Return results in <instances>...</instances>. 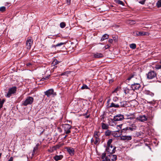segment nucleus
Here are the masks:
<instances>
[{
    "instance_id": "a18cd8bd",
    "label": "nucleus",
    "mask_w": 161,
    "mask_h": 161,
    "mask_svg": "<svg viewBox=\"0 0 161 161\" xmlns=\"http://www.w3.org/2000/svg\"><path fill=\"white\" fill-rule=\"evenodd\" d=\"M118 100V99L116 97H114L113 98V101L114 102H116L117 101V100Z\"/></svg>"
},
{
    "instance_id": "5fc2aeb1",
    "label": "nucleus",
    "mask_w": 161,
    "mask_h": 161,
    "mask_svg": "<svg viewBox=\"0 0 161 161\" xmlns=\"http://www.w3.org/2000/svg\"><path fill=\"white\" fill-rule=\"evenodd\" d=\"M113 39H114V41H115V42H116L117 41V40L116 39V38H115V37H113Z\"/></svg>"
},
{
    "instance_id": "f8f14e48",
    "label": "nucleus",
    "mask_w": 161,
    "mask_h": 161,
    "mask_svg": "<svg viewBox=\"0 0 161 161\" xmlns=\"http://www.w3.org/2000/svg\"><path fill=\"white\" fill-rule=\"evenodd\" d=\"M53 90L52 89H51L45 92V94L48 97H49L51 95L53 94Z\"/></svg>"
},
{
    "instance_id": "cd10ccee",
    "label": "nucleus",
    "mask_w": 161,
    "mask_h": 161,
    "mask_svg": "<svg viewBox=\"0 0 161 161\" xmlns=\"http://www.w3.org/2000/svg\"><path fill=\"white\" fill-rule=\"evenodd\" d=\"M58 63L59 62L56 59H55L53 61L52 64L54 66L58 64Z\"/></svg>"
},
{
    "instance_id": "b1692460",
    "label": "nucleus",
    "mask_w": 161,
    "mask_h": 161,
    "mask_svg": "<svg viewBox=\"0 0 161 161\" xmlns=\"http://www.w3.org/2000/svg\"><path fill=\"white\" fill-rule=\"evenodd\" d=\"M136 76V74L134 73L133 74H131L130 76L128 77L127 79V80L129 81L131 80V79L135 78V76Z\"/></svg>"
},
{
    "instance_id": "13d9d810",
    "label": "nucleus",
    "mask_w": 161,
    "mask_h": 161,
    "mask_svg": "<svg viewBox=\"0 0 161 161\" xmlns=\"http://www.w3.org/2000/svg\"><path fill=\"white\" fill-rule=\"evenodd\" d=\"M105 157V154H104V155H103L102 157V158H103Z\"/></svg>"
},
{
    "instance_id": "8fccbe9b",
    "label": "nucleus",
    "mask_w": 161,
    "mask_h": 161,
    "mask_svg": "<svg viewBox=\"0 0 161 161\" xmlns=\"http://www.w3.org/2000/svg\"><path fill=\"white\" fill-rule=\"evenodd\" d=\"M118 88H115L113 92V93H114L115 92H116L117 90H118Z\"/></svg>"
},
{
    "instance_id": "e2e57ef3",
    "label": "nucleus",
    "mask_w": 161,
    "mask_h": 161,
    "mask_svg": "<svg viewBox=\"0 0 161 161\" xmlns=\"http://www.w3.org/2000/svg\"><path fill=\"white\" fill-rule=\"evenodd\" d=\"M109 82H112V80H110V81H109Z\"/></svg>"
},
{
    "instance_id": "69168bd1",
    "label": "nucleus",
    "mask_w": 161,
    "mask_h": 161,
    "mask_svg": "<svg viewBox=\"0 0 161 161\" xmlns=\"http://www.w3.org/2000/svg\"><path fill=\"white\" fill-rule=\"evenodd\" d=\"M159 63L160 64H161V60L160 61Z\"/></svg>"
},
{
    "instance_id": "7c9ffc66",
    "label": "nucleus",
    "mask_w": 161,
    "mask_h": 161,
    "mask_svg": "<svg viewBox=\"0 0 161 161\" xmlns=\"http://www.w3.org/2000/svg\"><path fill=\"white\" fill-rule=\"evenodd\" d=\"M4 103V101L0 98V108H1L3 107Z\"/></svg>"
},
{
    "instance_id": "a19ab883",
    "label": "nucleus",
    "mask_w": 161,
    "mask_h": 161,
    "mask_svg": "<svg viewBox=\"0 0 161 161\" xmlns=\"http://www.w3.org/2000/svg\"><path fill=\"white\" fill-rule=\"evenodd\" d=\"M136 135L137 136L139 137L141 135V133L140 132H137Z\"/></svg>"
},
{
    "instance_id": "a211bd4d",
    "label": "nucleus",
    "mask_w": 161,
    "mask_h": 161,
    "mask_svg": "<svg viewBox=\"0 0 161 161\" xmlns=\"http://www.w3.org/2000/svg\"><path fill=\"white\" fill-rule=\"evenodd\" d=\"M63 157V156L60 155H56L54 157V159L56 161L61 160Z\"/></svg>"
},
{
    "instance_id": "4d7b16f0",
    "label": "nucleus",
    "mask_w": 161,
    "mask_h": 161,
    "mask_svg": "<svg viewBox=\"0 0 161 161\" xmlns=\"http://www.w3.org/2000/svg\"><path fill=\"white\" fill-rule=\"evenodd\" d=\"M134 118V117H128L127 119H133Z\"/></svg>"
},
{
    "instance_id": "473e14b6",
    "label": "nucleus",
    "mask_w": 161,
    "mask_h": 161,
    "mask_svg": "<svg viewBox=\"0 0 161 161\" xmlns=\"http://www.w3.org/2000/svg\"><path fill=\"white\" fill-rule=\"evenodd\" d=\"M6 10V7L4 6H3L0 7V11L3 12Z\"/></svg>"
},
{
    "instance_id": "4c0bfd02",
    "label": "nucleus",
    "mask_w": 161,
    "mask_h": 161,
    "mask_svg": "<svg viewBox=\"0 0 161 161\" xmlns=\"http://www.w3.org/2000/svg\"><path fill=\"white\" fill-rule=\"evenodd\" d=\"M155 68L157 69H161V65L157 64L155 65Z\"/></svg>"
},
{
    "instance_id": "c03bdc74",
    "label": "nucleus",
    "mask_w": 161,
    "mask_h": 161,
    "mask_svg": "<svg viewBox=\"0 0 161 161\" xmlns=\"http://www.w3.org/2000/svg\"><path fill=\"white\" fill-rule=\"evenodd\" d=\"M66 0V3L67 4L69 5L70 4V3H71V0Z\"/></svg>"
},
{
    "instance_id": "ddd939ff",
    "label": "nucleus",
    "mask_w": 161,
    "mask_h": 161,
    "mask_svg": "<svg viewBox=\"0 0 161 161\" xmlns=\"http://www.w3.org/2000/svg\"><path fill=\"white\" fill-rule=\"evenodd\" d=\"M32 43L33 41L31 39H28L26 41V48L27 49H30Z\"/></svg>"
},
{
    "instance_id": "de8ad7c7",
    "label": "nucleus",
    "mask_w": 161,
    "mask_h": 161,
    "mask_svg": "<svg viewBox=\"0 0 161 161\" xmlns=\"http://www.w3.org/2000/svg\"><path fill=\"white\" fill-rule=\"evenodd\" d=\"M113 41V40L112 39H109L108 40V42L111 43H112Z\"/></svg>"
},
{
    "instance_id": "6e6552de",
    "label": "nucleus",
    "mask_w": 161,
    "mask_h": 161,
    "mask_svg": "<svg viewBox=\"0 0 161 161\" xmlns=\"http://www.w3.org/2000/svg\"><path fill=\"white\" fill-rule=\"evenodd\" d=\"M137 128V127L136 125L134 124H132L130 127H126L125 128L122 129V132H123L124 130L127 131L128 130H130L131 131H134L136 130Z\"/></svg>"
},
{
    "instance_id": "7ed1b4c3",
    "label": "nucleus",
    "mask_w": 161,
    "mask_h": 161,
    "mask_svg": "<svg viewBox=\"0 0 161 161\" xmlns=\"http://www.w3.org/2000/svg\"><path fill=\"white\" fill-rule=\"evenodd\" d=\"M62 127L64 129V133L65 134H68L71 132L70 130L72 126L70 125L65 124L62 125Z\"/></svg>"
},
{
    "instance_id": "20e7f679",
    "label": "nucleus",
    "mask_w": 161,
    "mask_h": 161,
    "mask_svg": "<svg viewBox=\"0 0 161 161\" xmlns=\"http://www.w3.org/2000/svg\"><path fill=\"white\" fill-rule=\"evenodd\" d=\"M157 73L153 70H151L147 74V78L149 79H153L157 76Z\"/></svg>"
},
{
    "instance_id": "680f3d73",
    "label": "nucleus",
    "mask_w": 161,
    "mask_h": 161,
    "mask_svg": "<svg viewBox=\"0 0 161 161\" xmlns=\"http://www.w3.org/2000/svg\"><path fill=\"white\" fill-rule=\"evenodd\" d=\"M159 103H160L161 104V100H160L159 102Z\"/></svg>"
},
{
    "instance_id": "37998d69",
    "label": "nucleus",
    "mask_w": 161,
    "mask_h": 161,
    "mask_svg": "<svg viewBox=\"0 0 161 161\" xmlns=\"http://www.w3.org/2000/svg\"><path fill=\"white\" fill-rule=\"evenodd\" d=\"M145 0H142L141 1H139V3L142 4H144L145 2Z\"/></svg>"
},
{
    "instance_id": "c756f323",
    "label": "nucleus",
    "mask_w": 161,
    "mask_h": 161,
    "mask_svg": "<svg viewBox=\"0 0 161 161\" xmlns=\"http://www.w3.org/2000/svg\"><path fill=\"white\" fill-rule=\"evenodd\" d=\"M99 135H100L99 132H98L96 131L94 132V137H99Z\"/></svg>"
},
{
    "instance_id": "603ef678",
    "label": "nucleus",
    "mask_w": 161,
    "mask_h": 161,
    "mask_svg": "<svg viewBox=\"0 0 161 161\" xmlns=\"http://www.w3.org/2000/svg\"><path fill=\"white\" fill-rule=\"evenodd\" d=\"M31 65V63H27V64H26V65L27 66H30V65Z\"/></svg>"
},
{
    "instance_id": "f03ea898",
    "label": "nucleus",
    "mask_w": 161,
    "mask_h": 161,
    "mask_svg": "<svg viewBox=\"0 0 161 161\" xmlns=\"http://www.w3.org/2000/svg\"><path fill=\"white\" fill-rule=\"evenodd\" d=\"M34 98L31 97H28L25 100L22 102V105L26 106L28 105L31 104L33 102Z\"/></svg>"
},
{
    "instance_id": "72a5a7b5",
    "label": "nucleus",
    "mask_w": 161,
    "mask_h": 161,
    "mask_svg": "<svg viewBox=\"0 0 161 161\" xmlns=\"http://www.w3.org/2000/svg\"><path fill=\"white\" fill-rule=\"evenodd\" d=\"M157 5L158 8L161 7V0H159L158 2Z\"/></svg>"
},
{
    "instance_id": "ea45409f",
    "label": "nucleus",
    "mask_w": 161,
    "mask_h": 161,
    "mask_svg": "<svg viewBox=\"0 0 161 161\" xmlns=\"http://www.w3.org/2000/svg\"><path fill=\"white\" fill-rule=\"evenodd\" d=\"M37 145L34 148L33 153L32 154H34L35 153V152L37 149L38 147L37 146Z\"/></svg>"
},
{
    "instance_id": "2eb2a0df",
    "label": "nucleus",
    "mask_w": 161,
    "mask_h": 161,
    "mask_svg": "<svg viewBox=\"0 0 161 161\" xmlns=\"http://www.w3.org/2000/svg\"><path fill=\"white\" fill-rule=\"evenodd\" d=\"M124 93L126 94H132L133 92V91H132V89H131V86L130 88H129L128 87L125 88L124 89Z\"/></svg>"
},
{
    "instance_id": "a878e982",
    "label": "nucleus",
    "mask_w": 161,
    "mask_h": 161,
    "mask_svg": "<svg viewBox=\"0 0 161 161\" xmlns=\"http://www.w3.org/2000/svg\"><path fill=\"white\" fill-rule=\"evenodd\" d=\"M115 1L116 3L119 4L123 6L124 5V3L120 0H115Z\"/></svg>"
},
{
    "instance_id": "58836bf2",
    "label": "nucleus",
    "mask_w": 161,
    "mask_h": 161,
    "mask_svg": "<svg viewBox=\"0 0 161 161\" xmlns=\"http://www.w3.org/2000/svg\"><path fill=\"white\" fill-rule=\"evenodd\" d=\"M125 102H120V105H119V107H125Z\"/></svg>"
},
{
    "instance_id": "c9c22d12",
    "label": "nucleus",
    "mask_w": 161,
    "mask_h": 161,
    "mask_svg": "<svg viewBox=\"0 0 161 161\" xmlns=\"http://www.w3.org/2000/svg\"><path fill=\"white\" fill-rule=\"evenodd\" d=\"M81 88L82 89H89L88 86L85 84H83Z\"/></svg>"
},
{
    "instance_id": "bf43d9fd",
    "label": "nucleus",
    "mask_w": 161,
    "mask_h": 161,
    "mask_svg": "<svg viewBox=\"0 0 161 161\" xmlns=\"http://www.w3.org/2000/svg\"><path fill=\"white\" fill-rule=\"evenodd\" d=\"M67 135H66L64 137V139H65L66 138V137H67Z\"/></svg>"
},
{
    "instance_id": "e433bc0d",
    "label": "nucleus",
    "mask_w": 161,
    "mask_h": 161,
    "mask_svg": "<svg viewBox=\"0 0 161 161\" xmlns=\"http://www.w3.org/2000/svg\"><path fill=\"white\" fill-rule=\"evenodd\" d=\"M65 24L64 22H61L60 24V26L61 28H64L65 26Z\"/></svg>"
},
{
    "instance_id": "4468645a",
    "label": "nucleus",
    "mask_w": 161,
    "mask_h": 161,
    "mask_svg": "<svg viewBox=\"0 0 161 161\" xmlns=\"http://www.w3.org/2000/svg\"><path fill=\"white\" fill-rule=\"evenodd\" d=\"M122 140L128 141L132 139V137L130 136H122L120 137Z\"/></svg>"
},
{
    "instance_id": "f704fd0d",
    "label": "nucleus",
    "mask_w": 161,
    "mask_h": 161,
    "mask_svg": "<svg viewBox=\"0 0 161 161\" xmlns=\"http://www.w3.org/2000/svg\"><path fill=\"white\" fill-rule=\"evenodd\" d=\"M112 139H109L108 142H107V146H111V145H112L111 144V143H112Z\"/></svg>"
},
{
    "instance_id": "f257e3e1",
    "label": "nucleus",
    "mask_w": 161,
    "mask_h": 161,
    "mask_svg": "<svg viewBox=\"0 0 161 161\" xmlns=\"http://www.w3.org/2000/svg\"><path fill=\"white\" fill-rule=\"evenodd\" d=\"M16 90L17 87L16 86H14L10 88L6 96L8 97H10L16 93Z\"/></svg>"
},
{
    "instance_id": "1a4fd4ad",
    "label": "nucleus",
    "mask_w": 161,
    "mask_h": 161,
    "mask_svg": "<svg viewBox=\"0 0 161 161\" xmlns=\"http://www.w3.org/2000/svg\"><path fill=\"white\" fill-rule=\"evenodd\" d=\"M124 119V115L121 114H119L114 117V121H121L123 120Z\"/></svg>"
},
{
    "instance_id": "f3484780",
    "label": "nucleus",
    "mask_w": 161,
    "mask_h": 161,
    "mask_svg": "<svg viewBox=\"0 0 161 161\" xmlns=\"http://www.w3.org/2000/svg\"><path fill=\"white\" fill-rule=\"evenodd\" d=\"M93 56L95 58H101L103 57V54L101 53H93Z\"/></svg>"
},
{
    "instance_id": "052dcab7",
    "label": "nucleus",
    "mask_w": 161,
    "mask_h": 161,
    "mask_svg": "<svg viewBox=\"0 0 161 161\" xmlns=\"http://www.w3.org/2000/svg\"><path fill=\"white\" fill-rule=\"evenodd\" d=\"M121 126H122V125H119V127H120Z\"/></svg>"
},
{
    "instance_id": "338daca9",
    "label": "nucleus",
    "mask_w": 161,
    "mask_h": 161,
    "mask_svg": "<svg viewBox=\"0 0 161 161\" xmlns=\"http://www.w3.org/2000/svg\"><path fill=\"white\" fill-rule=\"evenodd\" d=\"M104 161V160H103V161Z\"/></svg>"
},
{
    "instance_id": "2f4dec72",
    "label": "nucleus",
    "mask_w": 161,
    "mask_h": 161,
    "mask_svg": "<svg viewBox=\"0 0 161 161\" xmlns=\"http://www.w3.org/2000/svg\"><path fill=\"white\" fill-rule=\"evenodd\" d=\"M50 77V75H49L48 76H44L41 79V80L42 81H43L45 80H47Z\"/></svg>"
},
{
    "instance_id": "6e6d98bb",
    "label": "nucleus",
    "mask_w": 161,
    "mask_h": 161,
    "mask_svg": "<svg viewBox=\"0 0 161 161\" xmlns=\"http://www.w3.org/2000/svg\"><path fill=\"white\" fill-rule=\"evenodd\" d=\"M85 116V117L86 118H89V117L90 116V115H86Z\"/></svg>"
},
{
    "instance_id": "6ab92c4d",
    "label": "nucleus",
    "mask_w": 161,
    "mask_h": 161,
    "mask_svg": "<svg viewBox=\"0 0 161 161\" xmlns=\"http://www.w3.org/2000/svg\"><path fill=\"white\" fill-rule=\"evenodd\" d=\"M109 108L114 107V108H119V105L118 104H116L114 103H112L109 106Z\"/></svg>"
},
{
    "instance_id": "39448f33",
    "label": "nucleus",
    "mask_w": 161,
    "mask_h": 161,
    "mask_svg": "<svg viewBox=\"0 0 161 161\" xmlns=\"http://www.w3.org/2000/svg\"><path fill=\"white\" fill-rule=\"evenodd\" d=\"M117 158L116 155L110 154L106 157L105 159L106 161H115Z\"/></svg>"
},
{
    "instance_id": "9b49d317",
    "label": "nucleus",
    "mask_w": 161,
    "mask_h": 161,
    "mask_svg": "<svg viewBox=\"0 0 161 161\" xmlns=\"http://www.w3.org/2000/svg\"><path fill=\"white\" fill-rule=\"evenodd\" d=\"M65 149L71 155L73 156L75 153V150L73 148L71 147H66Z\"/></svg>"
},
{
    "instance_id": "4be33fe9",
    "label": "nucleus",
    "mask_w": 161,
    "mask_h": 161,
    "mask_svg": "<svg viewBox=\"0 0 161 161\" xmlns=\"http://www.w3.org/2000/svg\"><path fill=\"white\" fill-rule=\"evenodd\" d=\"M108 37L109 35H108L107 34H105L103 36L101 39V41H103L105 40L108 39Z\"/></svg>"
},
{
    "instance_id": "09e8293b",
    "label": "nucleus",
    "mask_w": 161,
    "mask_h": 161,
    "mask_svg": "<svg viewBox=\"0 0 161 161\" xmlns=\"http://www.w3.org/2000/svg\"><path fill=\"white\" fill-rule=\"evenodd\" d=\"M13 158L12 157H11L10 158V159L8 161H13Z\"/></svg>"
},
{
    "instance_id": "aec40b11",
    "label": "nucleus",
    "mask_w": 161,
    "mask_h": 161,
    "mask_svg": "<svg viewBox=\"0 0 161 161\" xmlns=\"http://www.w3.org/2000/svg\"><path fill=\"white\" fill-rule=\"evenodd\" d=\"M94 137V144L95 145L98 144L100 142V140L99 137Z\"/></svg>"
},
{
    "instance_id": "79ce46f5",
    "label": "nucleus",
    "mask_w": 161,
    "mask_h": 161,
    "mask_svg": "<svg viewBox=\"0 0 161 161\" xmlns=\"http://www.w3.org/2000/svg\"><path fill=\"white\" fill-rule=\"evenodd\" d=\"M135 21H133V20H130L129 21V23L130 24H135Z\"/></svg>"
},
{
    "instance_id": "423d86ee",
    "label": "nucleus",
    "mask_w": 161,
    "mask_h": 161,
    "mask_svg": "<svg viewBox=\"0 0 161 161\" xmlns=\"http://www.w3.org/2000/svg\"><path fill=\"white\" fill-rule=\"evenodd\" d=\"M116 147L113 146L112 145L108 146L106 148V151L107 153L110 154H113L114 153L115 151Z\"/></svg>"
},
{
    "instance_id": "5701e85b",
    "label": "nucleus",
    "mask_w": 161,
    "mask_h": 161,
    "mask_svg": "<svg viewBox=\"0 0 161 161\" xmlns=\"http://www.w3.org/2000/svg\"><path fill=\"white\" fill-rule=\"evenodd\" d=\"M102 128L103 130H107L108 128V125L104 123H102Z\"/></svg>"
},
{
    "instance_id": "9d476101",
    "label": "nucleus",
    "mask_w": 161,
    "mask_h": 161,
    "mask_svg": "<svg viewBox=\"0 0 161 161\" xmlns=\"http://www.w3.org/2000/svg\"><path fill=\"white\" fill-rule=\"evenodd\" d=\"M140 87V84L138 83H134L131 85V89H132V91L139 89Z\"/></svg>"
},
{
    "instance_id": "0eeeda50",
    "label": "nucleus",
    "mask_w": 161,
    "mask_h": 161,
    "mask_svg": "<svg viewBox=\"0 0 161 161\" xmlns=\"http://www.w3.org/2000/svg\"><path fill=\"white\" fill-rule=\"evenodd\" d=\"M147 116L143 115H139L136 118V119L140 122H144L147 120Z\"/></svg>"
},
{
    "instance_id": "dca6fc26",
    "label": "nucleus",
    "mask_w": 161,
    "mask_h": 161,
    "mask_svg": "<svg viewBox=\"0 0 161 161\" xmlns=\"http://www.w3.org/2000/svg\"><path fill=\"white\" fill-rule=\"evenodd\" d=\"M147 32H146L138 31L136 32V34L137 36H142L146 35Z\"/></svg>"
},
{
    "instance_id": "c85d7f7f",
    "label": "nucleus",
    "mask_w": 161,
    "mask_h": 161,
    "mask_svg": "<svg viewBox=\"0 0 161 161\" xmlns=\"http://www.w3.org/2000/svg\"><path fill=\"white\" fill-rule=\"evenodd\" d=\"M111 133V131L109 130H108L105 132V135L106 136H108L110 135Z\"/></svg>"
},
{
    "instance_id": "393cba45",
    "label": "nucleus",
    "mask_w": 161,
    "mask_h": 161,
    "mask_svg": "<svg viewBox=\"0 0 161 161\" xmlns=\"http://www.w3.org/2000/svg\"><path fill=\"white\" fill-rule=\"evenodd\" d=\"M145 93L147 94V95H150L152 97H153L154 94L153 93H152V92H150V91H147L145 92Z\"/></svg>"
},
{
    "instance_id": "864d4df0",
    "label": "nucleus",
    "mask_w": 161,
    "mask_h": 161,
    "mask_svg": "<svg viewBox=\"0 0 161 161\" xmlns=\"http://www.w3.org/2000/svg\"><path fill=\"white\" fill-rule=\"evenodd\" d=\"M88 112V110H87V111L86 112V113H85V114H83V115H84V116H86V115H87V112Z\"/></svg>"
},
{
    "instance_id": "bb28decb",
    "label": "nucleus",
    "mask_w": 161,
    "mask_h": 161,
    "mask_svg": "<svg viewBox=\"0 0 161 161\" xmlns=\"http://www.w3.org/2000/svg\"><path fill=\"white\" fill-rule=\"evenodd\" d=\"M130 47L133 49H135L136 47V45L135 43H132L130 45Z\"/></svg>"
},
{
    "instance_id": "0e129e2a",
    "label": "nucleus",
    "mask_w": 161,
    "mask_h": 161,
    "mask_svg": "<svg viewBox=\"0 0 161 161\" xmlns=\"http://www.w3.org/2000/svg\"><path fill=\"white\" fill-rule=\"evenodd\" d=\"M149 103H152V102H149Z\"/></svg>"
},
{
    "instance_id": "412c9836",
    "label": "nucleus",
    "mask_w": 161,
    "mask_h": 161,
    "mask_svg": "<svg viewBox=\"0 0 161 161\" xmlns=\"http://www.w3.org/2000/svg\"><path fill=\"white\" fill-rule=\"evenodd\" d=\"M65 44V42H60L57 44L56 45H52V47L56 48V47L61 46L63 45H64Z\"/></svg>"
},
{
    "instance_id": "49530a36",
    "label": "nucleus",
    "mask_w": 161,
    "mask_h": 161,
    "mask_svg": "<svg viewBox=\"0 0 161 161\" xmlns=\"http://www.w3.org/2000/svg\"><path fill=\"white\" fill-rule=\"evenodd\" d=\"M110 45H106V46H105V49H108V48H109L110 47Z\"/></svg>"
},
{
    "instance_id": "3c124183",
    "label": "nucleus",
    "mask_w": 161,
    "mask_h": 161,
    "mask_svg": "<svg viewBox=\"0 0 161 161\" xmlns=\"http://www.w3.org/2000/svg\"><path fill=\"white\" fill-rule=\"evenodd\" d=\"M91 142H94V138H92L91 139Z\"/></svg>"
}]
</instances>
